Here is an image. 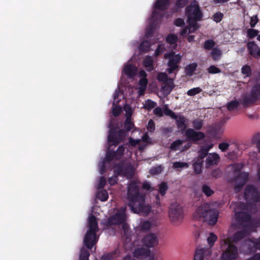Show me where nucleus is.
Wrapping results in <instances>:
<instances>
[{"instance_id":"nucleus-26","label":"nucleus","mask_w":260,"mask_h":260,"mask_svg":"<svg viewBox=\"0 0 260 260\" xmlns=\"http://www.w3.org/2000/svg\"><path fill=\"white\" fill-rule=\"evenodd\" d=\"M219 160V156L215 153H210L207 158V163L208 165L216 164Z\"/></svg>"},{"instance_id":"nucleus-12","label":"nucleus","mask_w":260,"mask_h":260,"mask_svg":"<svg viewBox=\"0 0 260 260\" xmlns=\"http://www.w3.org/2000/svg\"><path fill=\"white\" fill-rule=\"evenodd\" d=\"M134 255L137 257L145 255L146 260H159L158 256L154 253L150 252L142 247H138L134 252Z\"/></svg>"},{"instance_id":"nucleus-47","label":"nucleus","mask_w":260,"mask_h":260,"mask_svg":"<svg viewBox=\"0 0 260 260\" xmlns=\"http://www.w3.org/2000/svg\"><path fill=\"white\" fill-rule=\"evenodd\" d=\"M257 34L258 31L256 29H249L247 31V36L250 38L255 37L257 36Z\"/></svg>"},{"instance_id":"nucleus-30","label":"nucleus","mask_w":260,"mask_h":260,"mask_svg":"<svg viewBox=\"0 0 260 260\" xmlns=\"http://www.w3.org/2000/svg\"><path fill=\"white\" fill-rule=\"evenodd\" d=\"M143 64L147 71H151L153 69V61L150 57H147L145 58Z\"/></svg>"},{"instance_id":"nucleus-21","label":"nucleus","mask_w":260,"mask_h":260,"mask_svg":"<svg viewBox=\"0 0 260 260\" xmlns=\"http://www.w3.org/2000/svg\"><path fill=\"white\" fill-rule=\"evenodd\" d=\"M256 99H260V81L253 88L251 97L247 100H245L244 103L253 102Z\"/></svg>"},{"instance_id":"nucleus-63","label":"nucleus","mask_w":260,"mask_h":260,"mask_svg":"<svg viewBox=\"0 0 260 260\" xmlns=\"http://www.w3.org/2000/svg\"><path fill=\"white\" fill-rule=\"evenodd\" d=\"M187 0H178L177 2V5L179 6V7H183L186 3Z\"/></svg>"},{"instance_id":"nucleus-59","label":"nucleus","mask_w":260,"mask_h":260,"mask_svg":"<svg viewBox=\"0 0 260 260\" xmlns=\"http://www.w3.org/2000/svg\"><path fill=\"white\" fill-rule=\"evenodd\" d=\"M142 142L145 144H149L151 143L150 139L147 137V135H145L142 138Z\"/></svg>"},{"instance_id":"nucleus-1","label":"nucleus","mask_w":260,"mask_h":260,"mask_svg":"<svg viewBox=\"0 0 260 260\" xmlns=\"http://www.w3.org/2000/svg\"><path fill=\"white\" fill-rule=\"evenodd\" d=\"M127 198L129 206L134 213L145 215L151 211V207L145 204L144 197L140 194L137 182L132 183L128 186Z\"/></svg>"},{"instance_id":"nucleus-58","label":"nucleus","mask_w":260,"mask_h":260,"mask_svg":"<svg viewBox=\"0 0 260 260\" xmlns=\"http://www.w3.org/2000/svg\"><path fill=\"white\" fill-rule=\"evenodd\" d=\"M106 183V180L104 178H101L100 179L99 183L98 184V187L99 188H103Z\"/></svg>"},{"instance_id":"nucleus-54","label":"nucleus","mask_w":260,"mask_h":260,"mask_svg":"<svg viewBox=\"0 0 260 260\" xmlns=\"http://www.w3.org/2000/svg\"><path fill=\"white\" fill-rule=\"evenodd\" d=\"M147 129L149 132H153L155 129L154 124L152 120H150L148 123Z\"/></svg>"},{"instance_id":"nucleus-57","label":"nucleus","mask_w":260,"mask_h":260,"mask_svg":"<svg viewBox=\"0 0 260 260\" xmlns=\"http://www.w3.org/2000/svg\"><path fill=\"white\" fill-rule=\"evenodd\" d=\"M244 236V234L241 233H237L234 237L233 241L236 242L241 239Z\"/></svg>"},{"instance_id":"nucleus-32","label":"nucleus","mask_w":260,"mask_h":260,"mask_svg":"<svg viewBox=\"0 0 260 260\" xmlns=\"http://www.w3.org/2000/svg\"><path fill=\"white\" fill-rule=\"evenodd\" d=\"M96 197L102 201H105L108 198V193L106 190H101L98 193Z\"/></svg>"},{"instance_id":"nucleus-20","label":"nucleus","mask_w":260,"mask_h":260,"mask_svg":"<svg viewBox=\"0 0 260 260\" xmlns=\"http://www.w3.org/2000/svg\"><path fill=\"white\" fill-rule=\"evenodd\" d=\"M184 142L180 140H177L174 142L171 145L170 148L172 150H179L183 151L187 149L190 146L188 144H184Z\"/></svg>"},{"instance_id":"nucleus-36","label":"nucleus","mask_w":260,"mask_h":260,"mask_svg":"<svg viewBox=\"0 0 260 260\" xmlns=\"http://www.w3.org/2000/svg\"><path fill=\"white\" fill-rule=\"evenodd\" d=\"M178 41V37L174 34H170L166 38V41L169 44H174Z\"/></svg>"},{"instance_id":"nucleus-9","label":"nucleus","mask_w":260,"mask_h":260,"mask_svg":"<svg viewBox=\"0 0 260 260\" xmlns=\"http://www.w3.org/2000/svg\"><path fill=\"white\" fill-rule=\"evenodd\" d=\"M169 218L173 224L180 223L183 218L182 207L179 204L171 205L169 211Z\"/></svg>"},{"instance_id":"nucleus-39","label":"nucleus","mask_w":260,"mask_h":260,"mask_svg":"<svg viewBox=\"0 0 260 260\" xmlns=\"http://www.w3.org/2000/svg\"><path fill=\"white\" fill-rule=\"evenodd\" d=\"M221 54V51L216 48H214L211 52L212 57L214 60L218 59L220 56Z\"/></svg>"},{"instance_id":"nucleus-18","label":"nucleus","mask_w":260,"mask_h":260,"mask_svg":"<svg viewBox=\"0 0 260 260\" xmlns=\"http://www.w3.org/2000/svg\"><path fill=\"white\" fill-rule=\"evenodd\" d=\"M246 198H251L256 201H260V192H258L253 186H249L245 191Z\"/></svg>"},{"instance_id":"nucleus-16","label":"nucleus","mask_w":260,"mask_h":260,"mask_svg":"<svg viewBox=\"0 0 260 260\" xmlns=\"http://www.w3.org/2000/svg\"><path fill=\"white\" fill-rule=\"evenodd\" d=\"M137 72V69L135 66L131 63V59L124 66L122 70V74L129 78L134 77Z\"/></svg>"},{"instance_id":"nucleus-62","label":"nucleus","mask_w":260,"mask_h":260,"mask_svg":"<svg viewBox=\"0 0 260 260\" xmlns=\"http://www.w3.org/2000/svg\"><path fill=\"white\" fill-rule=\"evenodd\" d=\"M152 26H151L150 28H147L146 30L145 35H146V37H148L150 36V35L152 33Z\"/></svg>"},{"instance_id":"nucleus-34","label":"nucleus","mask_w":260,"mask_h":260,"mask_svg":"<svg viewBox=\"0 0 260 260\" xmlns=\"http://www.w3.org/2000/svg\"><path fill=\"white\" fill-rule=\"evenodd\" d=\"M152 226V224L149 221H144L141 223L137 230L147 231Z\"/></svg>"},{"instance_id":"nucleus-10","label":"nucleus","mask_w":260,"mask_h":260,"mask_svg":"<svg viewBox=\"0 0 260 260\" xmlns=\"http://www.w3.org/2000/svg\"><path fill=\"white\" fill-rule=\"evenodd\" d=\"M125 211V207L121 208L109 219V223L110 224H121L124 233H126V230L128 229V225L124 223L126 218Z\"/></svg>"},{"instance_id":"nucleus-46","label":"nucleus","mask_w":260,"mask_h":260,"mask_svg":"<svg viewBox=\"0 0 260 260\" xmlns=\"http://www.w3.org/2000/svg\"><path fill=\"white\" fill-rule=\"evenodd\" d=\"M162 170L161 166H158L153 168L150 170V173L152 175H156L160 173Z\"/></svg>"},{"instance_id":"nucleus-27","label":"nucleus","mask_w":260,"mask_h":260,"mask_svg":"<svg viewBox=\"0 0 260 260\" xmlns=\"http://www.w3.org/2000/svg\"><path fill=\"white\" fill-rule=\"evenodd\" d=\"M252 246L255 249L258 248L260 250V239L255 240L254 241L248 240L246 242L244 246L245 248L246 249Z\"/></svg>"},{"instance_id":"nucleus-5","label":"nucleus","mask_w":260,"mask_h":260,"mask_svg":"<svg viewBox=\"0 0 260 260\" xmlns=\"http://www.w3.org/2000/svg\"><path fill=\"white\" fill-rule=\"evenodd\" d=\"M139 75L140 79L137 86L135 88L127 87L125 97H130L132 100H135L144 94L148 83L147 75L144 71H140Z\"/></svg>"},{"instance_id":"nucleus-25","label":"nucleus","mask_w":260,"mask_h":260,"mask_svg":"<svg viewBox=\"0 0 260 260\" xmlns=\"http://www.w3.org/2000/svg\"><path fill=\"white\" fill-rule=\"evenodd\" d=\"M248 48L253 56L257 57L260 56V49L253 42H250L248 44Z\"/></svg>"},{"instance_id":"nucleus-42","label":"nucleus","mask_w":260,"mask_h":260,"mask_svg":"<svg viewBox=\"0 0 260 260\" xmlns=\"http://www.w3.org/2000/svg\"><path fill=\"white\" fill-rule=\"evenodd\" d=\"M208 71L211 74H216L220 72V70L217 67L211 66L208 69Z\"/></svg>"},{"instance_id":"nucleus-64","label":"nucleus","mask_w":260,"mask_h":260,"mask_svg":"<svg viewBox=\"0 0 260 260\" xmlns=\"http://www.w3.org/2000/svg\"><path fill=\"white\" fill-rule=\"evenodd\" d=\"M143 187L145 189L148 190L150 188V185L148 182H145L143 185Z\"/></svg>"},{"instance_id":"nucleus-11","label":"nucleus","mask_w":260,"mask_h":260,"mask_svg":"<svg viewBox=\"0 0 260 260\" xmlns=\"http://www.w3.org/2000/svg\"><path fill=\"white\" fill-rule=\"evenodd\" d=\"M165 58L168 59V70L170 74L173 73L178 68L177 64L179 62L182 58L180 54H174L172 52L165 54Z\"/></svg>"},{"instance_id":"nucleus-22","label":"nucleus","mask_w":260,"mask_h":260,"mask_svg":"<svg viewBox=\"0 0 260 260\" xmlns=\"http://www.w3.org/2000/svg\"><path fill=\"white\" fill-rule=\"evenodd\" d=\"M123 110L125 113V117H126V120H125V125L126 126L129 124L132 125V121H131V116L134 112V109H132L129 105L128 104H125L123 107Z\"/></svg>"},{"instance_id":"nucleus-6","label":"nucleus","mask_w":260,"mask_h":260,"mask_svg":"<svg viewBox=\"0 0 260 260\" xmlns=\"http://www.w3.org/2000/svg\"><path fill=\"white\" fill-rule=\"evenodd\" d=\"M88 229L84 239V245L91 248L97 242L96 232L98 231V223L94 216H89L88 220Z\"/></svg>"},{"instance_id":"nucleus-13","label":"nucleus","mask_w":260,"mask_h":260,"mask_svg":"<svg viewBox=\"0 0 260 260\" xmlns=\"http://www.w3.org/2000/svg\"><path fill=\"white\" fill-rule=\"evenodd\" d=\"M114 172L118 175L129 177L134 173V169L131 166L127 164H123L122 166H116L114 168Z\"/></svg>"},{"instance_id":"nucleus-60","label":"nucleus","mask_w":260,"mask_h":260,"mask_svg":"<svg viewBox=\"0 0 260 260\" xmlns=\"http://www.w3.org/2000/svg\"><path fill=\"white\" fill-rule=\"evenodd\" d=\"M129 144L132 146L136 145L141 142L140 140H132V139H129Z\"/></svg>"},{"instance_id":"nucleus-23","label":"nucleus","mask_w":260,"mask_h":260,"mask_svg":"<svg viewBox=\"0 0 260 260\" xmlns=\"http://www.w3.org/2000/svg\"><path fill=\"white\" fill-rule=\"evenodd\" d=\"M164 85L161 88V92L164 95H167L174 87V84L172 80H167L166 82L163 83Z\"/></svg>"},{"instance_id":"nucleus-28","label":"nucleus","mask_w":260,"mask_h":260,"mask_svg":"<svg viewBox=\"0 0 260 260\" xmlns=\"http://www.w3.org/2000/svg\"><path fill=\"white\" fill-rule=\"evenodd\" d=\"M206 154L204 155H202L200 157V158L198 159V160L194 163L193 167L194 169V171L197 173H200L202 170V164L203 162L202 159L205 157Z\"/></svg>"},{"instance_id":"nucleus-41","label":"nucleus","mask_w":260,"mask_h":260,"mask_svg":"<svg viewBox=\"0 0 260 260\" xmlns=\"http://www.w3.org/2000/svg\"><path fill=\"white\" fill-rule=\"evenodd\" d=\"M239 105V102L237 101H233L229 103L228 105V108L230 110L235 109Z\"/></svg>"},{"instance_id":"nucleus-33","label":"nucleus","mask_w":260,"mask_h":260,"mask_svg":"<svg viewBox=\"0 0 260 260\" xmlns=\"http://www.w3.org/2000/svg\"><path fill=\"white\" fill-rule=\"evenodd\" d=\"M156 105V103L150 100H147L145 102L144 104V108L145 109L148 110H150L152 108H153Z\"/></svg>"},{"instance_id":"nucleus-7","label":"nucleus","mask_w":260,"mask_h":260,"mask_svg":"<svg viewBox=\"0 0 260 260\" xmlns=\"http://www.w3.org/2000/svg\"><path fill=\"white\" fill-rule=\"evenodd\" d=\"M221 249L223 251L220 260H234L238 256V250L233 245L231 239L222 240Z\"/></svg>"},{"instance_id":"nucleus-52","label":"nucleus","mask_w":260,"mask_h":260,"mask_svg":"<svg viewBox=\"0 0 260 260\" xmlns=\"http://www.w3.org/2000/svg\"><path fill=\"white\" fill-rule=\"evenodd\" d=\"M214 45V43L212 40H208L205 43V48L207 49H211Z\"/></svg>"},{"instance_id":"nucleus-15","label":"nucleus","mask_w":260,"mask_h":260,"mask_svg":"<svg viewBox=\"0 0 260 260\" xmlns=\"http://www.w3.org/2000/svg\"><path fill=\"white\" fill-rule=\"evenodd\" d=\"M211 253V251L209 248L198 249L194 254L193 260H207L209 258Z\"/></svg>"},{"instance_id":"nucleus-53","label":"nucleus","mask_w":260,"mask_h":260,"mask_svg":"<svg viewBox=\"0 0 260 260\" xmlns=\"http://www.w3.org/2000/svg\"><path fill=\"white\" fill-rule=\"evenodd\" d=\"M258 21V19L256 16H253L251 17L250 20V24L251 27H254Z\"/></svg>"},{"instance_id":"nucleus-35","label":"nucleus","mask_w":260,"mask_h":260,"mask_svg":"<svg viewBox=\"0 0 260 260\" xmlns=\"http://www.w3.org/2000/svg\"><path fill=\"white\" fill-rule=\"evenodd\" d=\"M202 91V89L200 87H194L188 90L187 92V94L189 96H194L201 93Z\"/></svg>"},{"instance_id":"nucleus-2","label":"nucleus","mask_w":260,"mask_h":260,"mask_svg":"<svg viewBox=\"0 0 260 260\" xmlns=\"http://www.w3.org/2000/svg\"><path fill=\"white\" fill-rule=\"evenodd\" d=\"M186 14L188 18V26L183 29L180 32V35L183 37L194 32L198 28L196 22L201 18L202 13L199 5L196 1H194L187 8Z\"/></svg>"},{"instance_id":"nucleus-45","label":"nucleus","mask_w":260,"mask_h":260,"mask_svg":"<svg viewBox=\"0 0 260 260\" xmlns=\"http://www.w3.org/2000/svg\"><path fill=\"white\" fill-rule=\"evenodd\" d=\"M139 49L141 51H146L149 50V43L145 41L140 44Z\"/></svg>"},{"instance_id":"nucleus-40","label":"nucleus","mask_w":260,"mask_h":260,"mask_svg":"<svg viewBox=\"0 0 260 260\" xmlns=\"http://www.w3.org/2000/svg\"><path fill=\"white\" fill-rule=\"evenodd\" d=\"M157 79L161 82H163V83L166 82L167 80H170L167 77V75L166 73H159L157 76Z\"/></svg>"},{"instance_id":"nucleus-43","label":"nucleus","mask_w":260,"mask_h":260,"mask_svg":"<svg viewBox=\"0 0 260 260\" xmlns=\"http://www.w3.org/2000/svg\"><path fill=\"white\" fill-rule=\"evenodd\" d=\"M202 190H203V192L207 196H210L213 193V191L210 189V188L209 186H208L207 185L203 186Z\"/></svg>"},{"instance_id":"nucleus-4","label":"nucleus","mask_w":260,"mask_h":260,"mask_svg":"<svg viewBox=\"0 0 260 260\" xmlns=\"http://www.w3.org/2000/svg\"><path fill=\"white\" fill-rule=\"evenodd\" d=\"M121 138L117 139V135L114 136L112 132H110L108 136V144L109 147L108 148V151L106 154L105 161H103L100 164L101 171H102L103 168L105 167L106 164L111 160H113L114 158L117 159L119 158L123 151L124 148L122 146L119 147L117 150L116 152H112V149L111 148L113 145L116 146L120 141H121Z\"/></svg>"},{"instance_id":"nucleus-48","label":"nucleus","mask_w":260,"mask_h":260,"mask_svg":"<svg viewBox=\"0 0 260 260\" xmlns=\"http://www.w3.org/2000/svg\"><path fill=\"white\" fill-rule=\"evenodd\" d=\"M168 187L167 185L165 183H162L159 185V193L163 195L165 193L166 191L167 190Z\"/></svg>"},{"instance_id":"nucleus-61","label":"nucleus","mask_w":260,"mask_h":260,"mask_svg":"<svg viewBox=\"0 0 260 260\" xmlns=\"http://www.w3.org/2000/svg\"><path fill=\"white\" fill-rule=\"evenodd\" d=\"M117 182L116 177L115 176H114L113 177H111L109 179V182L111 185L114 184Z\"/></svg>"},{"instance_id":"nucleus-3","label":"nucleus","mask_w":260,"mask_h":260,"mask_svg":"<svg viewBox=\"0 0 260 260\" xmlns=\"http://www.w3.org/2000/svg\"><path fill=\"white\" fill-rule=\"evenodd\" d=\"M218 212L207 203L198 207L193 213L196 219L204 218L210 224L213 225L217 221Z\"/></svg>"},{"instance_id":"nucleus-8","label":"nucleus","mask_w":260,"mask_h":260,"mask_svg":"<svg viewBox=\"0 0 260 260\" xmlns=\"http://www.w3.org/2000/svg\"><path fill=\"white\" fill-rule=\"evenodd\" d=\"M154 113L158 116H161L164 113L165 115L175 119L179 128L184 129L185 127V118L181 115H176L171 110L168 109L166 106L164 107L163 111L160 108H156L154 110Z\"/></svg>"},{"instance_id":"nucleus-29","label":"nucleus","mask_w":260,"mask_h":260,"mask_svg":"<svg viewBox=\"0 0 260 260\" xmlns=\"http://www.w3.org/2000/svg\"><path fill=\"white\" fill-rule=\"evenodd\" d=\"M197 67L196 63H192L185 67L186 74L189 76H192Z\"/></svg>"},{"instance_id":"nucleus-55","label":"nucleus","mask_w":260,"mask_h":260,"mask_svg":"<svg viewBox=\"0 0 260 260\" xmlns=\"http://www.w3.org/2000/svg\"><path fill=\"white\" fill-rule=\"evenodd\" d=\"M193 126L197 129H200L202 126V122L201 120H197L193 121Z\"/></svg>"},{"instance_id":"nucleus-31","label":"nucleus","mask_w":260,"mask_h":260,"mask_svg":"<svg viewBox=\"0 0 260 260\" xmlns=\"http://www.w3.org/2000/svg\"><path fill=\"white\" fill-rule=\"evenodd\" d=\"M188 167V164L186 162H175L173 164V168L178 171L181 170L183 168H187Z\"/></svg>"},{"instance_id":"nucleus-24","label":"nucleus","mask_w":260,"mask_h":260,"mask_svg":"<svg viewBox=\"0 0 260 260\" xmlns=\"http://www.w3.org/2000/svg\"><path fill=\"white\" fill-rule=\"evenodd\" d=\"M144 242L147 246H154L157 243L156 237L154 234L149 235L145 238Z\"/></svg>"},{"instance_id":"nucleus-56","label":"nucleus","mask_w":260,"mask_h":260,"mask_svg":"<svg viewBox=\"0 0 260 260\" xmlns=\"http://www.w3.org/2000/svg\"><path fill=\"white\" fill-rule=\"evenodd\" d=\"M184 24V20L181 18L177 19L174 21V24L177 26H181Z\"/></svg>"},{"instance_id":"nucleus-51","label":"nucleus","mask_w":260,"mask_h":260,"mask_svg":"<svg viewBox=\"0 0 260 260\" xmlns=\"http://www.w3.org/2000/svg\"><path fill=\"white\" fill-rule=\"evenodd\" d=\"M223 17V15L222 13L218 12L215 13L213 16V20L216 22H220Z\"/></svg>"},{"instance_id":"nucleus-17","label":"nucleus","mask_w":260,"mask_h":260,"mask_svg":"<svg viewBox=\"0 0 260 260\" xmlns=\"http://www.w3.org/2000/svg\"><path fill=\"white\" fill-rule=\"evenodd\" d=\"M185 135L189 140L196 141L203 139L204 135L199 132H195L193 129H188L185 132Z\"/></svg>"},{"instance_id":"nucleus-50","label":"nucleus","mask_w":260,"mask_h":260,"mask_svg":"<svg viewBox=\"0 0 260 260\" xmlns=\"http://www.w3.org/2000/svg\"><path fill=\"white\" fill-rule=\"evenodd\" d=\"M165 50V47L164 44L159 45L157 49L155 51V55L156 56L158 55L159 54H160V53L163 52Z\"/></svg>"},{"instance_id":"nucleus-37","label":"nucleus","mask_w":260,"mask_h":260,"mask_svg":"<svg viewBox=\"0 0 260 260\" xmlns=\"http://www.w3.org/2000/svg\"><path fill=\"white\" fill-rule=\"evenodd\" d=\"M242 73L245 77H249L251 73L250 67L247 65L243 66L242 68Z\"/></svg>"},{"instance_id":"nucleus-44","label":"nucleus","mask_w":260,"mask_h":260,"mask_svg":"<svg viewBox=\"0 0 260 260\" xmlns=\"http://www.w3.org/2000/svg\"><path fill=\"white\" fill-rule=\"evenodd\" d=\"M216 239L217 237L214 234H210L209 236L208 237L207 241L209 244L212 246Z\"/></svg>"},{"instance_id":"nucleus-49","label":"nucleus","mask_w":260,"mask_h":260,"mask_svg":"<svg viewBox=\"0 0 260 260\" xmlns=\"http://www.w3.org/2000/svg\"><path fill=\"white\" fill-rule=\"evenodd\" d=\"M229 147V144L227 142L220 143L218 146L219 149L222 151H225Z\"/></svg>"},{"instance_id":"nucleus-14","label":"nucleus","mask_w":260,"mask_h":260,"mask_svg":"<svg viewBox=\"0 0 260 260\" xmlns=\"http://www.w3.org/2000/svg\"><path fill=\"white\" fill-rule=\"evenodd\" d=\"M119 96H122L121 94L119 89H116L115 91V93L113 95V103L112 106V113L113 115L115 116H118L121 112V108L120 106L118 105V103L120 101L119 99Z\"/></svg>"},{"instance_id":"nucleus-19","label":"nucleus","mask_w":260,"mask_h":260,"mask_svg":"<svg viewBox=\"0 0 260 260\" xmlns=\"http://www.w3.org/2000/svg\"><path fill=\"white\" fill-rule=\"evenodd\" d=\"M168 6V0H157L154 7V11L152 14V18L156 16L157 10H162L167 8Z\"/></svg>"},{"instance_id":"nucleus-38","label":"nucleus","mask_w":260,"mask_h":260,"mask_svg":"<svg viewBox=\"0 0 260 260\" xmlns=\"http://www.w3.org/2000/svg\"><path fill=\"white\" fill-rule=\"evenodd\" d=\"M89 253L87 250L82 248L81 250V253L80 254V260H88V257Z\"/></svg>"}]
</instances>
